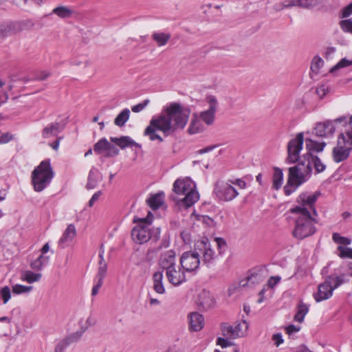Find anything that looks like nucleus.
Instances as JSON below:
<instances>
[{
    "instance_id": "1",
    "label": "nucleus",
    "mask_w": 352,
    "mask_h": 352,
    "mask_svg": "<svg viewBox=\"0 0 352 352\" xmlns=\"http://www.w3.org/2000/svg\"><path fill=\"white\" fill-rule=\"evenodd\" d=\"M319 195V192L313 195L302 193L297 200L300 205L290 209L291 212L296 215L292 232L294 238L302 240L316 232L314 224L317 220L314 216L317 213L314 204Z\"/></svg>"
},
{
    "instance_id": "2",
    "label": "nucleus",
    "mask_w": 352,
    "mask_h": 352,
    "mask_svg": "<svg viewBox=\"0 0 352 352\" xmlns=\"http://www.w3.org/2000/svg\"><path fill=\"white\" fill-rule=\"evenodd\" d=\"M191 110L189 107L177 102L165 105L160 114L155 118V132L162 131L164 137L182 131L186 126ZM155 140L163 139L155 133Z\"/></svg>"
},
{
    "instance_id": "3",
    "label": "nucleus",
    "mask_w": 352,
    "mask_h": 352,
    "mask_svg": "<svg viewBox=\"0 0 352 352\" xmlns=\"http://www.w3.org/2000/svg\"><path fill=\"white\" fill-rule=\"evenodd\" d=\"M202 262L206 265L214 263L217 257L212 244L208 238L197 240L194 244L192 250L184 252L180 257V264L183 270L188 272L197 270Z\"/></svg>"
},
{
    "instance_id": "4",
    "label": "nucleus",
    "mask_w": 352,
    "mask_h": 352,
    "mask_svg": "<svg viewBox=\"0 0 352 352\" xmlns=\"http://www.w3.org/2000/svg\"><path fill=\"white\" fill-rule=\"evenodd\" d=\"M173 191L177 195L184 197H173L179 210L187 209L193 206L199 199L195 184L188 177L177 179L173 184Z\"/></svg>"
},
{
    "instance_id": "5",
    "label": "nucleus",
    "mask_w": 352,
    "mask_h": 352,
    "mask_svg": "<svg viewBox=\"0 0 352 352\" xmlns=\"http://www.w3.org/2000/svg\"><path fill=\"white\" fill-rule=\"evenodd\" d=\"M246 186V182L242 179H220L215 182L213 192L219 201L229 202L239 196L238 188L245 189Z\"/></svg>"
},
{
    "instance_id": "6",
    "label": "nucleus",
    "mask_w": 352,
    "mask_h": 352,
    "mask_svg": "<svg viewBox=\"0 0 352 352\" xmlns=\"http://www.w3.org/2000/svg\"><path fill=\"white\" fill-rule=\"evenodd\" d=\"M153 219V214L151 211L148 212L146 217H133V222L135 223V226L131 230V237L135 243H144L151 239L154 233Z\"/></svg>"
},
{
    "instance_id": "7",
    "label": "nucleus",
    "mask_w": 352,
    "mask_h": 352,
    "mask_svg": "<svg viewBox=\"0 0 352 352\" xmlns=\"http://www.w3.org/2000/svg\"><path fill=\"white\" fill-rule=\"evenodd\" d=\"M54 173L50 160L42 161L32 173V184L36 192L43 191L51 183Z\"/></svg>"
},
{
    "instance_id": "8",
    "label": "nucleus",
    "mask_w": 352,
    "mask_h": 352,
    "mask_svg": "<svg viewBox=\"0 0 352 352\" xmlns=\"http://www.w3.org/2000/svg\"><path fill=\"white\" fill-rule=\"evenodd\" d=\"M352 150V129L349 127L338 138L337 146L333 149V157L338 163L347 159Z\"/></svg>"
},
{
    "instance_id": "9",
    "label": "nucleus",
    "mask_w": 352,
    "mask_h": 352,
    "mask_svg": "<svg viewBox=\"0 0 352 352\" xmlns=\"http://www.w3.org/2000/svg\"><path fill=\"white\" fill-rule=\"evenodd\" d=\"M311 173V164L305 154L296 166L289 168V182H296V186H300L310 177Z\"/></svg>"
},
{
    "instance_id": "10",
    "label": "nucleus",
    "mask_w": 352,
    "mask_h": 352,
    "mask_svg": "<svg viewBox=\"0 0 352 352\" xmlns=\"http://www.w3.org/2000/svg\"><path fill=\"white\" fill-rule=\"evenodd\" d=\"M222 335L230 339L243 338L247 335L248 324L245 320L236 322L231 325L228 323H223L221 325Z\"/></svg>"
},
{
    "instance_id": "11",
    "label": "nucleus",
    "mask_w": 352,
    "mask_h": 352,
    "mask_svg": "<svg viewBox=\"0 0 352 352\" xmlns=\"http://www.w3.org/2000/svg\"><path fill=\"white\" fill-rule=\"evenodd\" d=\"M303 133H299L296 137L291 140L287 144L288 156L287 161L290 164L296 163L300 159L299 154L302 148Z\"/></svg>"
},
{
    "instance_id": "12",
    "label": "nucleus",
    "mask_w": 352,
    "mask_h": 352,
    "mask_svg": "<svg viewBox=\"0 0 352 352\" xmlns=\"http://www.w3.org/2000/svg\"><path fill=\"white\" fill-rule=\"evenodd\" d=\"M208 109L200 113L199 118L207 126L212 125L215 119V113L218 107V101L215 96L210 95L206 98Z\"/></svg>"
},
{
    "instance_id": "13",
    "label": "nucleus",
    "mask_w": 352,
    "mask_h": 352,
    "mask_svg": "<svg viewBox=\"0 0 352 352\" xmlns=\"http://www.w3.org/2000/svg\"><path fill=\"white\" fill-rule=\"evenodd\" d=\"M345 117H340L335 119L333 121L327 120L324 122L318 123L314 128L316 135L320 137L331 135L335 131L334 123H340L345 120Z\"/></svg>"
},
{
    "instance_id": "14",
    "label": "nucleus",
    "mask_w": 352,
    "mask_h": 352,
    "mask_svg": "<svg viewBox=\"0 0 352 352\" xmlns=\"http://www.w3.org/2000/svg\"><path fill=\"white\" fill-rule=\"evenodd\" d=\"M76 236V229L74 224H69L58 241V245L64 249L70 245Z\"/></svg>"
},
{
    "instance_id": "15",
    "label": "nucleus",
    "mask_w": 352,
    "mask_h": 352,
    "mask_svg": "<svg viewBox=\"0 0 352 352\" xmlns=\"http://www.w3.org/2000/svg\"><path fill=\"white\" fill-rule=\"evenodd\" d=\"M176 270L175 265L166 270V276L169 282L175 286L179 285L186 280L184 270H182L179 267Z\"/></svg>"
},
{
    "instance_id": "16",
    "label": "nucleus",
    "mask_w": 352,
    "mask_h": 352,
    "mask_svg": "<svg viewBox=\"0 0 352 352\" xmlns=\"http://www.w3.org/2000/svg\"><path fill=\"white\" fill-rule=\"evenodd\" d=\"M333 288L331 283L326 280L318 285V292L314 294V298L317 302L329 298L333 294Z\"/></svg>"
},
{
    "instance_id": "17",
    "label": "nucleus",
    "mask_w": 352,
    "mask_h": 352,
    "mask_svg": "<svg viewBox=\"0 0 352 352\" xmlns=\"http://www.w3.org/2000/svg\"><path fill=\"white\" fill-rule=\"evenodd\" d=\"M215 301L212 295L206 290H203L199 294L197 304L199 309L208 310L214 305Z\"/></svg>"
},
{
    "instance_id": "18",
    "label": "nucleus",
    "mask_w": 352,
    "mask_h": 352,
    "mask_svg": "<svg viewBox=\"0 0 352 352\" xmlns=\"http://www.w3.org/2000/svg\"><path fill=\"white\" fill-rule=\"evenodd\" d=\"M167 208L164 192L160 191L155 193V219L164 217L166 215Z\"/></svg>"
},
{
    "instance_id": "19",
    "label": "nucleus",
    "mask_w": 352,
    "mask_h": 352,
    "mask_svg": "<svg viewBox=\"0 0 352 352\" xmlns=\"http://www.w3.org/2000/svg\"><path fill=\"white\" fill-rule=\"evenodd\" d=\"M189 329L192 331H199L204 326V316L197 313L192 312L188 316Z\"/></svg>"
},
{
    "instance_id": "20",
    "label": "nucleus",
    "mask_w": 352,
    "mask_h": 352,
    "mask_svg": "<svg viewBox=\"0 0 352 352\" xmlns=\"http://www.w3.org/2000/svg\"><path fill=\"white\" fill-rule=\"evenodd\" d=\"M175 253L173 250H168L162 254L160 260V265L166 270L175 265Z\"/></svg>"
},
{
    "instance_id": "21",
    "label": "nucleus",
    "mask_w": 352,
    "mask_h": 352,
    "mask_svg": "<svg viewBox=\"0 0 352 352\" xmlns=\"http://www.w3.org/2000/svg\"><path fill=\"white\" fill-rule=\"evenodd\" d=\"M64 126L60 122H52L46 126L42 132V136L44 138L56 137L62 131Z\"/></svg>"
},
{
    "instance_id": "22",
    "label": "nucleus",
    "mask_w": 352,
    "mask_h": 352,
    "mask_svg": "<svg viewBox=\"0 0 352 352\" xmlns=\"http://www.w3.org/2000/svg\"><path fill=\"white\" fill-rule=\"evenodd\" d=\"M110 140L115 143L117 146H118L121 149H124L126 147H133L135 146L138 148H141L140 144L135 142L129 136H122L120 138H110Z\"/></svg>"
},
{
    "instance_id": "23",
    "label": "nucleus",
    "mask_w": 352,
    "mask_h": 352,
    "mask_svg": "<svg viewBox=\"0 0 352 352\" xmlns=\"http://www.w3.org/2000/svg\"><path fill=\"white\" fill-rule=\"evenodd\" d=\"M206 127L203 124L202 121L199 118L197 115H194L192 118L189 126L188 128V133L190 135H194L196 133H201L205 131Z\"/></svg>"
},
{
    "instance_id": "24",
    "label": "nucleus",
    "mask_w": 352,
    "mask_h": 352,
    "mask_svg": "<svg viewBox=\"0 0 352 352\" xmlns=\"http://www.w3.org/2000/svg\"><path fill=\"white\" fill-rule=\"evenodd\" d=\"M101 180L102 177L99 171L96 168H92L89 173L86 188L89 190L94 189L98 186V183Z\"/></svg>"
},
{
    "instance_id": "25",
    "label": "nucleus",
    "mask_w": 352,
    "mask_h": 352,
    "mask_svg": "<svg viewBox=\"0 0 352 352\" xmlns=\"http://www.w3.org/2000/svg\"><path fill=\"white\" fill-rule=\"evenodd\" d=\"M305 157L308 162H310L311 169L314 167L316 173H319L324 170L326 166L317 156L313 155L312 153H307L305 154Z\"/></svg>"
},
{
    "instance_id": "26",
    "label": "nucleus",
    "mask_w": 352,
    "mask_h": 352,
    "mask_svg": "<svg viewBox=\"0 0 352 352\" xmlns=\"http://www.w3.org/2000/svg\"><path fill=\"white\" fill-rule=\"evenodd\" d=\"M42 277L41 273L34 272L31 270L22 272L21 278L23 281L28 283H33L38 281Z\"/></svg>"
},
{
    "instance_id": "27",
    "label": "nucleus",
    "mask_w": 352,
    "mask_h": 352,
    "mask_svg": "<svg viewBox=\"0 0 352 352\" xmlns=\"http://www.w3.org/2000/svg\"><path fill=\"white\" fill-rule=\"evenodd\" d=\"M305 144L307 153H311L312 152H321L323 151L326 145L324 142H318L311 139H306Z\"/></svg>"
},
{
    "instance_id": "28",
    "label": "nucleus",
    "mask_w": 352,
    "mask_h": 352,
    "mask_svg": "<svg viewBox=\"0 0 352 352\" xmlns=\"http://www.w3.org/2000/svg\"><path fill=\"white\" fill-rule=\"evenodd\" d=\"M49 261V257L41 254L36 260L30 263V267L35 271H41Z\"/></svg>"
},
{
    "instance_id": "29",
    "label": "nucleus",
    "mask_w": 352,
    "mask_h": 352,
    "mask_svg": "<svg viewBox=\"0 0 352 352\" xmlns=\"http://www.w3.org/2000/svg\"><path fill=\"white\" fill-rule=\"evenodd\" d=\"M11 318L7 316L0 318V337L7 336L11 330Z\"/></svg>"
},
{
    "instance_id": "30",
    "label": "nucleus",
    "mask_w": 352,
    "mask_h": 352,
    "mask_svg": "<svg viewBox=\"0 0 352 352\" xmlns=\"http://www.w3.org/2000/svg\"><path fill=\"white\" fill-rule=\"evenodd\" d=\"M130 113L129 109H124L115 118L114 124L120 127L123 126L129 119Z\"/></svg>"
},
{
    "instance_id": "31",
    "label": "nucleus",
    "mask_w": 352,
    "mask_h": 352,
    "mask_svg": "<svg viewBox=\"0 0 352 352\" xmlns=\"http://www.w3.org/2000/svg\"><path fill=\"white\" fill-rule=\"evenodd\" d=\"M283 173L280 168H274L273 174V188L276 190H278L283 184Z\"/></svg>"
},
{
    "instance_id": "32",
    "label": "nucleus",
    "mask_w": 352,
    "mask_h": 352,
    "mask_svg": "<svg viewBox=\"0 0 352 352\" xmlns=\"http://www.w3.org/2000/svg\"><path fill=\"white\" fill-rule=\"evenodd\" d=\"M104 250L101 248L99 252V262L97 275L105 277L107 270V264L104 261Z\"/></svg>"
},
{
    "instance_id": "33",
    "label": "nucleus",
    "mask_w": 352,
    "mask_h": 352,
    "mask_svg": "<svg viewBox=\"0 0 352 352\" xmlns=\"http://www.w3.org/2000/svg\"><path fill=\"white\" fill-rule=\"evenodd\" d=\"M113 147L106 138H102L94 145V151L101 153L104 151H109Z\"/></svg>"
},
{
    "instance_id": "34",
    "label": "nucleus",
    "mask_w": 352,
    "mask_h": 352,
    "mask_svg": "<svg viewBox=\"0 0 352 352\" xmlns=\"http://www.w3.org/2000/svg\"><path fill=\"white\" fill-rule=\"evenodd\" d=\"M171 37L170 33L167 32H157L155 33V44L159 47L166 45Z\"/></svg>"
},
{
    "instance_id": "35",
    "label": "nucleus",
    "mask_w": 352,
    "mask_h": 352,
    "mask_svg": "<svg viewBox=\"0 0 352 352\" xmlns=\"http://www.w3.org/2000/svg\"><path fill=\"white\" fill-rule=\"evenodd\" d=\"M308 307L306 305L301 303L299 305L298 311L294 316V320L298 322H302L304 320L305 315L308 312Z\"/></svg>"
},
{
    "instance_id": "36",
    "label": "nucleus",
    "mask_w": 352,
    "mask_h": 352,
    "mask_svg": "<svg viewBox=\"0 0 352 352\" xmlns=\"http://www.w3.org/2000/svg\"><path fill=\"white\" fill-rule=\"evenodd\" d=\"M12 293L16 295L27 294L32 290V286H25L20 284H15L12 286Z\"/></svg>"
},
{
    "instance_id": "37",
    "label": "nucleus",
    "mask_w": 352,
    "mask_h": 352,
    "mask_svg": "<svg viewBox=\"0 0 352 352\" xmlns=\"http://www.w3.org/2000/svg\"><path fill=\"white\" fill-rule=\"evenodd\" d=\"M338 254L342 258H351L352 259V248L339 245L337 248Z\"/></svg>"
},
{
    "instance_id": "38",
    "label": "nucleus",
    "mask_w": 352,
    "mask_h": 352,
    "mask_svg": "<svg viewBox=\"0 0 352 352\" xmlns=\"http://www.w3.org/2000/svg\"><path fill=\"white\" fill-rule=\"evenodd\" d=\"M0 297L4 305L8 303L11 298V290L8 286H4L0 289Z\"/></svg>"
},
{
    "instance_id": "39",
    "label": "nucleus",
    "mask_w": 352,
    "mask_h": 352,
    "mask_svg": "<svg viewBox=\"0 0 352 352\" xmlns=\"http://www.w3.org/2000/svg\"><path fill=\"white\" fill-rule=\"evenodd\" d=\"M162 274L160 272H155V292L159 294H164L165 289L162 284Z\"/></svg>"
},
{
    "instance_id": "40",
    "label": "nucleus",
    "mask_w": 352,
    "mask_h": 352,
    "mask_svg": "<svg viewBox=\"0 0 352 352\" xmlns=\"http://www.w3.org/2000/svg\"><path fill=\"white\" fill-rule=\"evenodd\" d=\"M323 60L319 56H315L311 62V69L315 73H318L319 69L323 65Z\"/></svg>"
},
{
    "instance_id": "41",
    "label": "nucleus",
    "mask_w": 352,
    "mask_h": 352,
    "mask_svg": "<svg viewBox=\"0 0 352 352\" xmlns=\"http://www.w3.org/2000/svg\"><path fill=\"white\" fill-rule=\"evenodd\" d=\"M104 278V276L96 275L95 284L93 286L92 290H91V295L96 296L98 294V291L100 288L102 287L103 284V279Z\"/></svg>"
},
{
    "instance_id": "42",
    "label": "nucleus",
    "mask_w": 352,
    "mask_h": 352,
    "mask_svg": "<svg viewBox=\"0 0 352 352\" xmlns=\"http://www.w3.org/2000/svg\"><path fill=\"white\" fill-rule=\"evenodd\" d=\"M153 258L154 250L153 248H149L146 252L145 258L142 261V264L145 266H151Z\"/></svg>"
},
{
    "instance_id": "43",
    "label": "nucleus",
    "mask_w": 352,
    "mask_h": 352,
    "mask_svg": "<svg viewBox=\"0 0 352 352\" xmlns=\"http://www.w3.org/2000/svg\"><path fill=\"white\" fill-rule=\"evenodd\" d=\"M83 333L82 331H77L74 333H71L67 337L65 338L67 341L68 342L69 344H72L74 342H78L80 338L82 337Z\"/></svg>"
},
{
    "instance_id": "44",
    "label": "nucleus",
    "mask_w": 352,
    "mask_h": 352,
    "mask_svg": "<svg viewBox=\"0 0 352 352\" xmlns=\"http://www.w3.org/2000/svg\"><path fill=\"white\" fill-rule=\"evenodd\" d=\"M333 241L340 245H349L351 239L340 236L338 233H333L332 236Z\"/></svg>"
},
{
    "instance_id": "45",
    "label": "nucleus",
    "mask_w": 352,
    "mask_h": 352,
    "mask_svg": "<svg viewBox=\"0 0 352 352\" xmlns=\"http://www.w3.org/2000/svg\"><path fill=\"white\" fill-rule=\"evenodd\" d=\"M53 13L56 14L60 17L65 18L70 15L71 12L65 7H58L53 10Z\"/></svg>"
},
{
    "instance_id": "46",
    "label": "nucleus",
    "mask_w": 352,
    "mask_h": 352,
    "mask_svg": "<svg viewBox=\"0 0 352 352\" xmlns=\"http://www.w3.org/2000/svg\"><path fill=\"white\" fill-rule=\"evenodd\" d=\"M350 65H352V60L344 58L341 59L333 68H331L330 72H333L336 69L346 67Z\"/></svg>"
},
{
    "instance_id": "47",
    "label": "nucleus",
    "mask_w": 352,
    "mask_h": 352,
    "mask_svg": "<svg viewBox=\"0 0 352 352\" xmlns=\"http://www.w3.org/2000/svg\"><path fill=\"white\" fill-rule=\"evenodd\" d=\"M144 134L148 136L151 140H154V117L151 119L149 125L146 128Z\"/></svg>"
},
{
    "instance_id": "48",
    "label": "nucleus",
    "mask_w": 352,
    "mask_h": 352,
    "mask_svg": "<svg viewBox=\"0 0 352 352\" xmlns=\"http://www.w3.org/2000/svg\"><path fill=\"white\" fill-rule=\"evenodd\" d=\"M329 91V87L326 84H320L316 88V94L320 98H323Z\"/></svg>"
},
{
    "instance_id": "49",
    "label": "nucleus",
    "mask_w": 352,
    "mask_h": 352,
    "mask_svg": "<svg viewBox=\"0 0 352 352\" xmlns=\"http://www.w3.org/2000/svg\"><path fill=\"white\" fill-rule=\"evenodd\" d=\"M340 25L343 31L352 34V21L349 19L342 20Z\"/></svg>"
},
{
    "instance_id": "50",
    "label": "nucleus",
    "mask_w": 352,
    "mask_h": 352,
    "mask_svg": "<svg viewBox=\"0 0 352 352\" xmlns=\"http://www.w3.org/2000/svg\"><path fill=\"white\" fill-rule=\"evenodd\" d=\"M69 346L68 342L65 338L60 340L55 346V352H63L66 348Z\"/></svg>"
},
{
    "instance_id": "51",
    "label": "nucleus",
    "mask_w": 352,
    "mask_h": 352,
    "mask_svg": "<svg viewBox=\"0 0 352 352\" xmlns=\"http://www.w3.org/2000/svg\"><path fill=\"white\" fill-rule=\"evenodd\" d=\"M72 64L75 66L83 65L86 67L91 65V62L88 58L85 57L82 60H79L78 58H74L72 60Z\"/></svg>"
},
{
    "instance_id": "52",
    "label": "nucleus",
    "mask_w": 352,
    "mask_h": 352,
    "mask_svg": "<svg viewBox=\"0 0 352 352\" xmlns=\"http://www.w3.org/2000/svg\"><path fill=\"white\" fill-rule=\"evenodd\" d=\"M298 186H296V182H289V177L288 178L287 183L284 187L285 195H289L292 194Z\"/></svg>"
},
{
    "instance_id": "53",
    "label": "nucleus",
    "mask_w": 352,
    "mask_h": 352,
    "mask_svg": "<svg viewBox=\"0 0 352 352\" xmlns=\"http://www.w3.org/2000/svg\"><path fill=\"white\" fill-rule=\"evenodd\" d=\"M352 14V2L343 8L340 13V18H346Z\"/></svg>"
},
{
    "instance_id": "54",
    "label": "nucleus",
    "mask_w": 352,
    "mask_h": 352,
    "mask_svg": "<svg viewBox=\"0 0 352 352\" xmlns=\"http://www.w3.org/2000/svg\"><path fill=\"white\" fill-rule=\"evenodd\" d=\"M149 102V100H144L142 102H140L136 105L133 106L131 107V110L135 113L140 112L148 104Z\"/></svg>"
},
{
    "instance_id": "55",
    "label": "nucleus",
    "mask_w": 352,
    "mask_h": 352,
    "mask_svg": "<svg viewBox=\"0 0 352 352\" xmlns=\"http://www.w3.org/2000/svg\"><path fill=\"white\" fill-rule=\"evenodd\" d=\"M229 338H218L217 340V344L221 346L222 348H226L228 346L233 345V342L228 340Z\"/></svg>"
},
{
    "instance_id": "56",
    "label": "nucleus",
    "mask_w": 352,
    "mask_h": 352,
    "mask_svg": "<svg viewBox=\"0 0 352 352\" xmlns=\"http://www.w3.org/2000/svg\"><path fill=\"white\" fill-rule=\"evenodd\" d=\"M287 8H292L293 7L302 8L301 0H285Z\"/></svg>"
},
{
    "instance_id": "57",
    "label": "nucleus",
    "mask_w": 352,
    "mask_h": 352,
    "mask_svg": "<svg viewBox=\"0 0 352 352\" xmlns=\"http://www.w3.org/2000/svg\"><path fill=\"white\" fill-rule=\"evenodd\" d=\"M302 8H309L318 4V0H301Z\"/></svg>"
},
{
    "instance_id": "58",
    "label": "nucleus",
    "mask_w": 352,
    "mask_h": 352,
    "mask_svg": "<svg viewBox=\"0 0 352 352\" xmlns=\"http://www.w3.org/2000/svg\"><path fill=\"white\" fill-rule=\"evenodd\" d=\"M101 195H102V192L100 190V191H97L96 192H95L92 195V197L90 199V200L89 201V203H88L89 206V207H92L94 206V203L99 199V198L101 196Z\"/></svg>"
},
{
    "instance_id": "59",
    "label": "nucleus",
    "mask_w": 352,
    "mask_h": 352,
    "mask_svg": "<svg viewBox=\"0 0 352 352\" xmlns=\"http://www.w3.org/2000/svg\"><path fill=\"white\" fill-rule=\"evenodd\" d=\"M330 280H329V281L331 283V285L333 284V290L336 288L338 287L340 285H341L343 283V280H342V278L338 276H336L334 278H331Z\"/></svg>"
},
{
    "instance_id": "60",
    "label": "nucleus",
    "mask_w": 352,
    "mask_h": 352,
    "mask_svg": "<svg viewBox=\"0 0 352 352\" xmlns=\"http://www.w3.org/2000/svg\"><path fill=\"white\" fill-rule=\"evenodd\" d=\"M284 9H287L285 0L283 2L277 3L273 6V10L275 12H280Z\"/></svg>"
},
{
    "instance_id": "61",
    "label": "nucleus",
    "mask_w": 352,
    "mask_h": 352,
    "mask_svg": "<svg viewBox=\"0 0 352 352\" xmlns=\"http://www.w3.org/2000/svg\"><path fill=\"white\" fill-rule=\"evenodd\" d=\"M280 278L278 276H271L267 282L268 286L273 288L280 281Z\"/></svg>"
},
{
    "instance_id": "62",
    "label": "nucleus",
    "mask_w": 352,
    "mask_h": 352,
    "mask_svg": "<svg viewBox=\"0 0 352 352\" xmlns=\"http://www.w3.org/2000/svg\"><path fill=\"white\" fill-rule=\"evenodd\" d=\"M272 340L274 341V344L276 346H278L283 342V339L282 338V335L280 333L274 334L272 336Z\"/></svg>"
},
{
    "instance_id": "63",
    "label": "nucleus",
    "mask_w": 352,
    "mask_h": 352,
    "mask_svg": "<svg viewBox=\"0 0 352 352\" xmlns=\"http://www.w3.org/2000/svg\"><path fill=\"white\" fill-rule=\"evenodd\" d=\"M285 329H286L287 333H288L289 335H291L293 333L299 331H300V327H296V326L293 325V324H290L288 327H287Z\"/></svg>"
},
{
    "instance_id": "64",
    "label": "nucleus",
    "mask_w": 352,
    "mask_h": 352,
    "mask_svg": "<svg viewBox=\"0 0 352 352\" xmlns=\"http://www.w3.org/2000/svg\"><path fill=\"white\" fill-rule=\"evenodd\" d=\"M261 276H257L256 274L254 275V274H251L250 276H248L247 277V282L248 283H250L251 282L252 283H255L256 282H259L261 280Z\"/></svg>"
}]
</instances>
